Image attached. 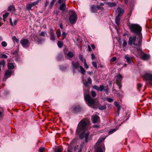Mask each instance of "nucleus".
Here are the masks:
<instances>
[{"label":"nucleus","instance_id":"7c9ffc66","mask_svg":"<svg viewBox=\"0 0 152 152\" xmlns=\"http://www.w3.org/2000/svg\"><path fill=\"white\" fill-rule=\"evenodd\" d=\"M99 110H102L106 109V107L105 105H100L99 106Z\"/></svg>","mask_w":152,"mask_h":152},{"label":"nucleus","instance_id":"aec40b11","mask_svg":"<svg viewBox=\"0 0 152 152\" xmlns=\"http://www.w3.org/2000/svg\"><path fill=\"white\" fill-rule=\"evenodd\" d=\"M106 4L109 7H115L116 5V4L115 3H111L110 2H107Z\"/></svg>","mask_w":152,"mask_h":152},{"label":"nucleus","instance_id":"c03bdc74","mask_svg":"<svg viewBox=\"0 0 152 152\" xmlns=\"http://www.w3.org/2000/svg\"><path fill=\"white\" fill-rule=\"evenodd\" d=\"M106 100L109 102H112L113 101V99L110 98H107L106 99Z\"/></svg>","mask_w":152,"mask_h":152},{"label":"nucleus","instance_id":"5fc2aeb1","mask_svg":"<svg viewBox=\"0 0 152 152\" xmlns=\"http://www.w3.org/2000/svg\"><path fill=\"white\" fill-rule=\"evenodd\" d=\"M54 34L53 30L52 28L50 29V35Z\"/></svg>","mask_w":152,"mask_h":152},{"label":"nucleus","instance_id":"864d4df0","mask_svg":"<svg viewBox=\"0 0 152 152\" xmlns=\"http://www.w3.org/2000/svg\"><path fill=\"white\" fill-rule=\"evenodd\" d=\"M66 0H58V2L59 4H61L62 2L63 3L64 2H65V1Z\"/></svg>","mask_w":152,"mask_h":152},{"label":"nucleus","instance_id":"bf43d9fd","mask_svg":"<svg viewBox=\"0 0 152 152\" xmlns=\"http://www.w3.org/2000/svg\"><path fill=\"white\" fill-rule=\"evenodd\" d=\"M120 110V107H118L117 109V115H118L119 114V112Z\"/></svg>","mask_w":152,"mask_h":152},{"label":"nucleus","instance_id":"20e7f679","mask_svg":"<svg viewBox=\"0 0 152 152\" xmlns=\"http://www.w3.org/2000/svg\"><path fill=\"white\" fill-rule=\"evenodd\" d=\"M129 28L132 32L136 34L138 36H142L141 27L138 24H131Z\"/></svg>","mask_w":152,"mask_h":152},{"label":"nucleus","instance_id":"3c124183","mask_svg":"<svg viewBox=\"0 0 152 152\" xmlns=\"http://www.w3.org/2000/svg\"><path fill=\"white\" fill-rule=\"evenodd\" d=\"M62 36L63 37V39H64L66 36V34L64 32H63L62 33Z\"/></svg>","mask_w":152,"mask_h":152},{"label":"nucleus","instance_id":"9d476101","mask_svg":"<svg viewBox=\"0 0 152 152\" xmlns=\"http://www.w3.org/2000/svg\"><path fill=\"white\" fill-rule=\"evenodd\" d=\"M12 73V70H7L4 74V77L3 78V80L6 81L8 77H10Z\"/></svg>","mask_w":152,"mask_h":152},{"label":"nucleus","instance_id":"1a4fd4ad","mask_svg":"<svg viewBox=\"0 0 152 152\" xmlns=\"http://www.w3.org/2000/svg\"><path fill=\"white\" fill-rule=\"evenodd\" d=\"M20 43L24 47H28L29 45V42L27 39H24L21 40Z\"/></svg>","mask_w":152,"mask_h":152},{"label":"nucleus","instance_id":"393cba45","mask_svg":"<svg viewBox=\"0 0 152 152\" xmlns=\"http://www.w3.org/2000/svg\"><path fill=\"white\" fill-rule=\"evenodd\" d=\"M80 72L83 75H85L86 73V71L84 69L82 66H80Z\"/></svg>","mask_w":152,"mask_h":152},{"label":"nucleus","instance_id":"b1692460","mask_svg":"<svg viewBox=\"0 0 152 152\" xmlns=\"http://www.w3.org/2000/svg\"><path fill=\"white\" fill-rule=\"evenodd\" d=\"M56 34L57 35V37L58 38H59L61 35V31L59 29H58L56 30Z\"/></svg>","mask_w":152,"mask_h":152},{"label":"nucleus","instance_id":"cd10ccee","mask_svg":"<svg viewBox=\"0 0 152 152\" xmlns=\"http://www.w3.org/2000/svg\"><path fill=\"white\" fill-rule=\"evenodd\" d=\"M57 45L58 47L61 48L63 46V43L61 41H58V42Z\"/></svg>","mask_w":152,"mask_h":152},{"label":"nucleus","instance_id":"680f3d73","mask_svg":"<svg viewBox=\"0 0 152 152\" xmlns=\"http://www.w3.org/2000/svg\"><path fill=\"white\" fill-rule=\"evenodd\" d=\"M116 58L115 57H113L111 60L112 61L114 62L116 61Z\"/></svg>","mask_w":152,"mask_h":152},{"label":"nucleus","instance_id":"052dcab7","mask_svg":"<svg viewBox=\"0 0 152 152\" xmlns=\"http://www.w3.org/2000/svg\"><path fill=\"white\" fill-rule=\"evenodd\" d=\"M115 106L118 107V108L119 107H120L118 103L116 102H115Z\"/></svg>","mask_w":152,"mask_h":152},{"label":"nucleus","instance_id":"72a5a7b5","mask_svg":"<svg viewBox=\"0 0 152 152\" xmlns=\"http://www.w3.org/2000/svg\"><path fill=\"white\" fill-rule=\"evenodd\" d=\"M32 7L31 4H28L26 6V8L28 10H31V8Z\"/></svg>","mask_w":152,"mask_h":152},{"label":"nucleus","instance_id":"f3484780","mask_svg":"<svg viewBox=\"0 0 152 152\" xmlns=\"http://www.w3.org/2000/svg\"><path fill=\"white\" fill-rule=\"evenodd\" d=\"M91 10L92 12L96 13L97 12L96 6L95 5H92L91 7Z\"/></svg>","mask_w":152,"mask_h":152},{"label":"nucleus","instance_id":"ddd939ff","mask_svg":"<svg viewBox=\"0 0 152 152\" xmlns=\"http://www.w3.org/2000/svg\"><path fill=\"white\" fill-rule=\"evenodd\" d=\"M73 69H77L78 67L80 68V64L78 62L72 61V63Z\"/></svg>","mask_w":152,"mask_h":152},{"label":"nucleus","instance_id":"8fccbe9b","mask_svg":"<svg viewBox=\"0 0 152 152\" xmlns=\"http://www.w3.org/2000/svg\"><path fill=\"white\" fill-rule=\"evenodd\" d=\"M104 91L105 92L106 94H108V91H109V88H108V86H107L106 88L104 89Z\"/></svg>","mask_w":152,"mask_h":152},{"label":"nucleus","instance_id":"6e6d98bb","mask_svg":"<svg viewBox=\"0 0 152 152\" xmlns=\"http://www.w3.org/2000/svg\"><path fill=\"white\" fill-rule=\"evenodd\" d=\"M72 149L70 147H68L67 148V151L68 152H71Z\"/></svg>","mask_w":152,"mask_h":152},{"label":"nucleus","instance_id":"a878e982","mask_svg":"<svg viewBox=\"0 0 152 152\" xmlns=\"http://www.w3.org/2000/svg\"><path fill=\"white\" fill-rule=\"evenodd\" d=\"M9 15V13L7 12L4 15H3V20L4 21H6L5 19H6L7 18L8 16Z\"/></svg>","mask_w":152,"mask_h":152},{"label":"nucleus","instance_id":"4c0bfd02","mask_svg":"<svg viewBox=\"0 0 152 152\" xmlns=\"http://www.w3.org/2000/svg\"><path fill=\"white\" fill-rule=\"evenodd\" d=\"M104 87L103 85H100L99 87V91H102L104 89Z\"/></svg>","mask_w":152,"mask_h":152},{"label":"nucleus","instance_id":"37998d69","mask_svg":"<svg viewBox=\"0 0 152 152\" xmlns=\"http://www.w3.org/2000/svg\"><path fill=\"white\" fill-rule=\"evenodd\" d=\"M83 83L84 85L86 87L88 86V81H86L85 80H84L83 81Z\"/></svg>","mask_w":152,"mask_h":152},{"label":"nucleus","instance_id":"bb28decb","mask_svg":"<svg viewBox=\"0 0 152 152\" xmlns=\"http://www.w3.org/2000/svg\"><path fill=\"white\" fill-rule=\"evenodd\" d=\"M7 57L8 56H7L3 53H1L0 52V58H7Z\"/></svg>","mask_w":152,"mask_h":152},{"label":"nucleus","instance_id":"09e8293b","mask_svg":"<svg viewBox=\"0 0 152 152\" xmlns=\"http://www.w3.org/2000/svg\"><path fill=\"white\" fill-rule=\"evenodd\" d=\"M46 34L45 32L44 31H42L41 33L39 35L40 36L45 37V34Z\"/></svg>","mask_w":152,"mask_h":152},{"label":"nucleus","instance_id":"69168bd1","mask_svg":"<svg viewBox=\"0 0 152 152\" xmlns=\"http://www.w3.org/2000/svg\"><path fill=\"white\" fill-rule=\"evenodd\" d=\"M117 84L119 88V90H120L121 89V86H122L121 85V83H119V84Z\"/></svg>","mask_w":152,"mask_h":152},{"label":"nucleus","instance_id":"f257e3e1","mask_svg":"<svg viewBox=\"0 0 152 152\" xmlns=\"http://www.w3.org/2000/svg\"><path fill=\"white\" fill-rule=\"evenodd\" d=\"M89 122L88 120L86 118L81 120L78 124L76 131V134H79H79V138L82 139L85 137V141L86 143L88 142V139L90 133L89 132H87L86 133L84 130L86 129Z\"/></svg>","mask_w":152,"mask_h":152},{"label":"nucleus","instance_id":"c756f323","mask_svg":"<svg viewBox=\"0 0 152 152\" xmlns=\"http://www.w3.org/2000/svg\"><path fill=\"white\" fill-rule=\"evenodd\" d=\"M5 64V62L4 60L0 61V66L4 67Z\"/></svg>","mask_w":152,"mask_h":152},{"label":"nucleus","instance_id":"412c9836","mask_svg":"<svg viewBox=\"0 0 152 152\" xmlns=\"http://www.w3.org/2000/svg\"><path fill=\"white\" fill-rule=\"evenodd\" d=\"M8 11H11V12L13 13L15 11V9L13 6H11L9 7Z\"/></svg>","mask_w":152,"mask_h":152},{"label":"nucleus","instance_id":"58836bf2","mask_svg":"<svg viewBox=\"0 0 152 152\" xmlns=\"http://www.w3.org/2000/svg\"><path fill=\"white\" fill-rule=\"evenodd\" d=\"M1 45L4 47H6L7 45V44L5 41L2 42L1 43Z\"/></svg>","mask_w":152,"mask_h":152},{"label":"nucleus","instance_id":"6ab92c4d","mask_svg":"<svg viewBox=\"0 0 152 152\" xmlns=\"http://www.w3.org/2000/svg\"><path fill=\"white\" fill-rule=\"evenodd\" d=\"M7 67L8 69H12L15 68V66L14 64L13 63H8Z\"/></svg>","mask_w":152,"mask_h":152},{"label":"nucleus","instance_id":"774afa93","mask_svg":"<svg viewBox=\"0 0 152 152\" xmlns=\"http://www.w3.org/2000/svg\"><path fill=\"white\" fill-rule=\"evenodd\" d=\"M88 49L89 51L90 52L91 51V49L89 45L88 46Z\"/></svg>","mask_w":152,"mask_h":152},{"label":"nucleus","instance_id":"79ce46f5","mask_svg":"<svg viewBox=\"0 0 152 152\" xmlns=\"http://www.w3.org/2000/svg\"><path fill=\"white\" fill-rule=\"evenodd\" d=\"M84 65L86 68L87 69L88 68V66L87 64L85 59H84Z\"/></svg>","mask_w":152,"mask_h":152},{"label":"nucleus","instance_id":"5701e85b","mask_svg":"<svg viewBox=\"0 0 152 152\" xmlns=\"http://www.w3.org/2000/svg\"><path fill=\"white\" fill-rule=\"evenodd\" d=\"M62 151V147H58L55 148V152H61Z\"/></svg>","mask_w":152,"mask_h":152},{"label":"nucleus","instance_id":"423d86ee","mask_svg":"<svg viewBox=\"0 0 152 152\" xmlns=\"http://www.w3.org/2000/svg\"><path fill=\"white\" fill-rule=\"evenodd\" d=\"M144 80L145 81L147 85H152V75L146 73L143 75Z\"/></svg>","mask_w":152,"mask_h":152},{"label":"nucleus","instance_id":"39448f33","mask_svg":"<svg viewBox=\"0 0 152 152\" xmlns=\"http://www.w3.org/2000/svg\"><path fill=\"white\" fill-rule=\"evenodd\" d=\"M69 20L71 24H73L76 23L77 20V15L75 12L72 10H69Z\"/></svg>","mask_w":152,"mask_h":152},{"label":"nucleus","instance_id":"f03ea898","mask_svg":"<svg viewBox=\"0 0 152 152\" xmlns=\"http://www.w3.org/2000/svg\"><path fill=\"white\" fill-rule=\"evenodd\" d=\"M142 36H138L137 38L136 36H130L129 39L128 44L129 45H133L134 46L138 45L139 47H141L142 45Z\"/></svg>","mask_w":152,"mask_h":152},{"label":"nucleus","instance_id":"603ef678","mask_svg":"<svg viewBox=\"0 0 152 152\" xmlns=\"http://www.w3.org/2000/svg\"><path fill=\"white\" fill-rule=\"evenodd\" d=\"M92 65L93 66L96 68H97V64L95 62H92Z\"/></svg>","mask_w":152,"mask_h":152},{"label":"nucleus","instance_id":"f8f14e48","mask_svg":"<svg viewBox=\"0 0 152 152\" xmlns=\"http://www.w3.org/2000/svg\"><path fill=\"white\" fill-rule=\"evenodd\" d=\"M117 10L118 12V16L121 17L123 15L124 12V10L123 9L120 7H118Z\"/></svg>","mask_w":152,"mask_h":152},{"label":"nucleus","instance_id":"9b49d317","mask_svg":"<svg viewBox=\"0 0 152 152\" xmlns=\"http://www.w3.org/2000/svg\"><path fill=\"white\" fill-rule=\"evenodd\" d=\"M116 84L121 83L122 80L123 78V77L122 75L120 74H119L116 76Z\"/></svg>","mask_w":152,"mask_h":152},{"label":"nucleus","instance_id":"7ed1b4c3","mask_svg":"<svg viewBox=\"0 0 152 152\" xmlns=\"http://www.w3.org/2000/svg\"><path fill=\"white\" fill-rule=\"evenodd\" d=\"M84 99L87 104L90 107L94 108H97L99 104V102L97 101V99H93L89 94L84 96Z\"/></svg>","mask_w":152,"mask_h":152},{"label":"nucleus","instance_id":"13d9d810","mask_svg":"<svg viewBox=\"0 0 152 152\" xmlns=\"http://www.w3.org/2000/svg\"><path fill=\"white\" fill-rule=\"evenodd\" d=\"M54 3L53 2L51 1L49 5V8H51L53 6V5L54 4Z\"/></svg>","mask_w":152,"mask_h":152},{"label":"nucleus","instance_id":"e2e57ef3","mask_svg":"<svg viewBox=\"0 0 152 152\" xmlns=\"http://www.w3.org/2000/svg\"><path fill=\"white\" fill-rule=\"evenodd\" d=\"M18 22V21L17 20H15L13 21V25H16L17 23Z\"/></svg>","mask_w":152,"mask_h":152},{"label":"nucleus","instance_id":"de8ad7c7","mask_svg":"<svg viewBox=\"0 0 152 152\" xmlns=\"http://www.w3.org/2000/svg\"><path fill=\"white\" fill-rule=\"evenodd\" d=\"M39 152H43L45 151V148L43 147L40 148L39 150Z\"/></svg>","mask_w":152,"mask_h":152},{"label":"nucleus","instance_id":"4be33fe9","mask_svg":"<svg viewBox=\"0 0 152 152\" xmlns=\"http://www.w3.org/2000/svg\"><path fill=\"white\" fill-rule=\"evenodd\" d=\"M120 16H117L115 18V22L117 25L119 24L120 21Z\"/></svg>","mask_w":152,"mask_h":152},{"label":"nucleus","instance_id":"0eeeda50","mask_svg":"<svg viewBox=\"0 0 152 152\" xmlns=\"http://www.w3.org/2000/svg\"><path fill=\"white\" fill-rule=\"evenodd\" d=\"M104 138L100 139H99L97 142L99 143L98 146H97L94 152H103L102 150L105 149V147L104 144L102 142V141L104 140Z\"/></svg>","mask_w":152,"mask_h":152},{"label":"nucleus","instance_id":"473e14b6","mask_svg":"<svg viewBox=\"0 0 152 152\" xmlns=\"http://www.w3.org/2000/svg\"><path fill=\"white\" fill-rule=\"evenodd\" d=\"M142 85L141 83H137V89L138 91H140L141 88L142 87Z\"/></svg>","mask_w":152,"mask_h":152},{"label":"nucleus","instance_id":"f704fd0d","mask_svg":"<svg viewBox=\"0 0 152 152\" xmlns=\"http://www.w3.org/2000/svg\"><path fill=\"white\" fill-rule=\"evenodd\" d=\"M39 0H37L35 1H34L31 4H32V7L36 5H37L38 4V3H39Z\"/></svg>","mask_w":152,"mask_h":152},{"label":"nucleus","instance_id":"dca6fc26","mask_svg":"<svg viewBox=\"0 0 152 152\" xmlns=\"http://www.w3.org/2000/svg\"><path fill=\"white\" fill-rule=\"evenodd\" d=\"M125 58L127 62L129 64H130L132 61V58L129 57L128 55L125 56Z\"/></svg>","mask_w":152,"mask_h":152},{"label":"nucleus","instance_id":"c9c22d12","mask_svg":"<svg viewBox=\"0 0 152 152\" xmlns=\"http://www.w3.org/2000/svg\"><path fill=\"white\" fill-rule=\"evenodd\" d=\"M127 45V43L126 41L125 40H124L123 44V48H125L126 46Z\"/></svg>","mask_w":152,"mask_h":152},{"label":"nucleus","instance_id":"a211bd4d","mask_svg":"<svg viewBox=\"0 0 152 152\" xmlns=\"http://www.w3.org/2000/svg\"><path fill=\"white\" fill-rule=\"evenodd\" d=\"M73 56L74 55L73 53L71 52H69L66 55L65 57H68L67 58L69 60H70L71 58L73 57Z\"/></svg>","mask_w":152,"mask_h":152},{"label":"nucleus","instance_id":"4468645a","mask_svg":"<svg viewBox=\"0 0 152 152\" xmlns=\"http://www.w3.org/2000/svg\"><path fill=\"white\" fill-rule=\"evenodd\" d=\"M91 119L92 120L93 122L94 123H95L98 122L99 120V117L97 115L93 116L92 117Z\"/></svg>","mask_w":152,"mask_h":152},{"label":"nucleus","instance_id":"2f4dec72","mask_svg":"<svg viewBox=\"0 0 152 152\" xmlns=\"http://www.w3.org/2000/svg\"><path fill=\"white\" fill-rule=\"evenodd\" d=\"M12 40L13 42H16L18 43L19 42V40L17 39L15 36H13L12 38Z\"/></svg>","mask_w":152,"mask_h":152},{"label":"nucleus","instance_id":"0e129e2a","mask_svg":"<svg viewBox=\"0 0 152 152\" xmlns=\"http://www.w3.org/2000/svg\"><path fill=\"white\" fill-rule=\"evenodd\" d=\"M91 58L92 60L94 59L95 58V56L94 54H91Z\"/></svg>","mask_w":152,"mask_h":152},{"label":"nucleus","instance_id":"ea45409f","mask_svg":"<svg viewBox=\"0 0 152 152\" xmlns=\"http://www.w3.org/2000/svg\"><path fill=\"white\" fill-rule=\"evenodd\" d=\"M79 58L82 61H84V60L83 58V57L82 55L81 54H80L79 56Z\"/></svg>","mask_w":152,"mask_h":152},{"label":"nucleus","instance_id":"a18cd8bd","mask_svg":"<svg viewBox=\"0 0 152 152\" xmlns=\"http://www.w3.org/2000/svg\"><path fill=\"white\" fill-rule=\"evenodd\" d=\"M92 88L97 91H99V87L97 85H94L93 86Z\"/></svg>","mask_w":152,"mask_h":152},{"label":"nucleus","instance_id":"4d7b16f0","mask_svg":"<svg viewBox=\"0 0 152 152\" xmlns=\"http://www.w3.org/2000/svg\"><path fill=\"white\" fill-rule=\"evenodd\" d=\"M88 83H91L92 82V80L90 77H89L88 79Z\"/></svg>","mask_w":152,"mask_h":152},{"label":"nucleus","instance_id":"a19ab883","mask_svg":"<svg viewBox=\"0 0 152 152\" xmlns=\"http://www.w3.org/2000/svg\"><path fill=\"white\" fill-rule=\"evenodd\" d=\"M50 39L52 41H54L55 40L54 34L50 35Z\"/></svg>","mask_w":152,"mask_h":152},{"label":"nucleus","instance_id":"49530a36","mask_svg":"<svg viewBox=\"0 0 152 152\" xmlns=\"http://www.w3.org/2000/svg\"><path fill=\"white\" fill-rule=\"evenodd\" d=\"M117 129H113L111 130L109 132V134H111L113 133Z\"/></svg>","mask_w":152,"mask_h":152},{"label":"nucleus","instance_id":"2eb2a0df","mask_svg":"<svg viewBox=\"0 0 152 152\" xmlns=\"http://www.w3.org/2000/svg\"><path fill=\"white\" fill-rule=\"evenodd\" d=\"M66 8L65 2H64L61 4L59 7V10L62 11H64Z\"/></svg>","mask_w":152,"mask_h":152},{"label":"nucleus","instance_id":"e433bc0d","mask_svg":"<svg viewBox=\"0 0 152 152\" xmlns=\"http://www.w3.org/2000/svg\"><path fill=\"white\" fill-rule=\"evenodd\" d=\"M97 9L98 10H104V8L101 7L99 5H97L96 6Z\"/></svg>","mask_w":152,"mask_h":152},{"label":"nucleus","instance_id":"c85d7f7f","mask_svg":"<svg viewBox=\"0 0 152 152\" xmlns=\"http://www.w3.org/2000/svg\"><path fill=\"white\" fill-rule=\"evenodd\" d=\"M90 94H91V96L92 97H93V98L95 97L96 96V92L93 91H91V92Z\"/></svg>","mask_w":152,"mask_h":152},{"label":"nucleus","instance_id":"6e6552de","mask_svg":"<svg viewBox=\"0 0 152 152\" xmlns=\"http://www.w3.org/2000/svg\"><path fill=\"white\" fill-rule=\"evenodd\" d=\"M137 50L138 51H140V55L141 58L142 60H148L150 58V56L149 55L144 53L141 49L137 48Z\"/></svg>","mask_w":152,"mask_h":152},{"label":"nucleus","instance_id":"338daca9","mask_svg":"<svg viewBox=\"0 0 152 152\" xmlns=\"http://www.w3.org/2000/svg\"><path fill=\"white\" fill-rule=\"evenodd\" d=\"M9 20H10V23L11 25L12 26H13V23L12 22V18H10Z\"/></svg>","mask_w":152,"mask_h":152}]
</instances>
